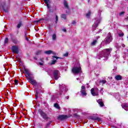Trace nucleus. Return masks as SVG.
Returning a JSON list of instances; mask_svg holds the SVG:
<instances>
[{
  "label": "nucleus",
  "mask_w": 128,
  "mask_h": 128,
  "mask_svg": "<svg viewBox=\"0 0 128 128\" xmlns=\"http://www.w3.org/2000/svg\"><path fill=\"white\" fill-rule=\"evenodd\" d=\"M90 12H88L86 14V18H90Z\"/></svg>",
  "instance_id": "obj_32"
},
{
  "label": "nucleus",
  "mask_w": 128,
  "mask_h": 128,
  "mask_svg": "<svg viewBox=\"0 0 128 128\" xmlns=\"http://www.w3.org/2000/svg\"><path fill=\"white\" fill-rule=\"evenodd\" d=\"M90 0H88V2H90Z\"/></svg>",
  "instance_id": "obj_51"
},
{
  "label": "nucleus",
  "mask_w": 128,
  "mask_h": 128,
  "mask_svg": "<svg viewBox=\"0 0 128 128\" xmlns=\"http://www.w3.org/2000/svg\"><path fill=\"white\" fill-rule=\"evenodd\" d=\"M58 15H56V24H58Z\"/></svg>",
  "instance_id": "obj_28"
},
{
  "label": "nucleus",
  "mask_w": 128,
  "mask_h": 128,
  "mask_svg": "<svg viewBox=\"0 0 128 128\" xmlns=\"http://www.w3.org/2000/svg\"><path fill=\"white\" fill-rule=\"evenodd\" d=\"M76 24V21H74V20L72 21V24L73 26Z\"/></svg>",
  "instance_id": "obj_40"
},
{
  "label": "nucleus",
  "mask_w": 128,
  "mask_h": 128,
  "mask_svg": "<svg viewBox=\"0 0 128 128\" xmlns=\"http://www.w3.org/2000/svg\"><path fill=\"white\" fill-rule=\"evenodd\" d=\"M122 108L125 110H128V104L126 103L123 104H122Z\"/></svg>",
  "instance_id": "obj_18"
},
{
  "label": "nucleus",
  "mask_w": 128,
  "mask_h": 128,
  "mask_svg": "<svg viewBox=\"0 0 128 128\" xmlns=\"http://www.w3.org/2000/svg\"><path fill=\"white\" fill-rule=\"evenodd\" d=\"M24 72L26 75V76L27 78V80H28V82L31 84H32L34 86V88H36L38 86V83L36 82V81L34 80V78L32 76V74H30V71L26 69L24 70Z\"/></svg>",
  "instance_id": "obj_2"
},
{
  "label": "nucleus",
  "mask_w": 128,
  "mask_h": 128,
  "mask_svg": "<svg viewBox=\"0 0 128 128\" xmlns=\"http://www.w3.org/2000/svg\"><path fill=\"white\" fill-rule=\"evenodd\" d=\"M122 48H124L126 46V45H124V44H122Z\"/></svg>",
  "instance_id": "obj_48"
},
{
  "label": "nucleus",
  "mask_w": 128,
  "mask_h": 128,
  "mask_svg": "<svg viewBox=\"0 0 128 128\" xmlns=\"http://www.w3.org/2000/svg\"><path fill=\"white\" fill-rule=\"evenodd\" d=\"M22 26V22L21 21H20L18 22V24H17V26H16L17 28H20V26Z\"/></svg>",
  "instance_id": "obj_23"
},
{
  "label": "nucleus",
  "mask_w": 128,
  "mask_h": 128,
  "mask_svg": "<svg viewBox=\"0 0 128 128\" xmlns=\"http://www.w3.org/2000/svg\"><path fill=\"white\" fill-rule=\"evenodd\" d=\"M119 48H120V46H119Z\"/></svg>",
  "instance_id": "obj_54"
},
{
  "label": "nucleus",
  "mask_w": 128,
  "mask_h": 128,
  "mask_svg": "<svg viewBox=\"0 0 128 128\" xmlns=\"http://www.w3.org/2000/svg\"><path fill=\"white\" fill-rule=\"evenodd\" d=\"M112 51V48H109L102 50L98 55V58L100 60L102 58H104L106 60L108 58V56H110V52Z\"/></svg>",
  "instance_id": "obj_1"
},
{
  "label": "nucleus",
  "mask_w": 128,
  "mask_h": 128,
  "mask_svg": "<svg viewBox=\"0 0 128 128\" xmlns=\"http://www.w3.org/2000/svg\"><path fill=\"white\" fill-rule=\"evenodd\" d=\"M77 80H80V78H76Z\"/></svg>",
  "instance_id": "obj_50"
},
{
  "label": "nucleus",
  "mask_w": 128,
  "mask_h": 128,
  "mask_svg": "<svg viewBox=\"0 0 128 128\" xmlns=\"http://www.w3.org/2000/svg\"><path fill=\"white\" fill-rule=\"evenodd\" d=\"M58 74H60V71H58V70H54L53 72V76L56 80H58L60 78Z\"/></svg>",
  "instance_id": "obj_10"
},
{
  "label": "nucleus",
  "mask_w": 128,
  "mask_h": 128,
  "mask_svg": "<svg viewBox=\"0 0 128 128\" xmlns=\"http://www.w3.org/2000/svg\"><path fill=\"white\" fill-rule=\"evenodd\" d=\"M68 118H70V115H60L58 116V119L60 120H66Z\"/></svg>",
  "instance_id": "obj_12"
},
{
  "label": "nucleus",
  "mask_w": 128,
  "mask_h": 128,
  "mask_svg": "<svg viewBox=\"0 0 128 128\" xmlns=\"http://www.w3.org/2000/svg\"><path fill=\"white\" fill-rule=\"evenodd\" d=\"M36 98H38V90H36V94H35Z\"/></svg>",
  "instance_id": "obj_33"
},
{
  "label": "nucleus",
  "mask_w": 128,
  "mask_h": 128,
  "mask_svg": "<svg viewBox=\"0 0 128 128\" xmlns=\"http://www.w3.org/2000/svg\"><path fill=\"white\" fill-rule=\"evenodd\" d=\"M14 84H16V86H18V80H14Z\"/></svg>",
  "instance_id": "obj_31"
},
{
  "label": "nucleus",
  "mask_w": 128,
  "mask_h": 128,
  "mask_svg": "<svg viewBox=\"0 0 128 128\" xmlns=\"http://www.w3.org/2000/svg\"><path fill=\"white\" fill-rule=\"evenodd\" d=\"M8 38H6L4 41V44H8Z\"/></svg>",
  "instance_id": "obj_27"
},
{
  "label": "nucleus",
  "mask_w": 128,
  "mask_h": 128,
  "mask_svg": "<svg viewBox=\"0 0 128 128\" xmlns=\"http://www.w3.org/2000/svg\"><path fill=\"white\" fill-rule=\"evenodd\" d=\"M0 10H3L5 12H8V6H6V0L0 1Z\"/></svg>",
  "instance_id": "obj_4"
},
{
  "label": "nucleus",
  "mask_w": 128,
  "mask_h": 128,
  "mask_svg": "<svg viewBox=\"0 0 128 128\" xmlns=\"http://www.w3.org/2000/svg\"><path fill=\"white\" fill-rule=\"evenodd\" d=\"M115 78L116 80H122V77L120 75H117L115 76Z\"/></svg>",
  "instance_id": "obj_20"
},
{
  "label": "nucleus",
  "mask_w": 128,
  "mask_h": 128,
  "mask_svg": "<svg viewBox=\"0 0 128 128\" xmlns=\"http://www.w3.org/2000/svg\"><path fill=\"white\" fill-rule=\"evenodd\" d=\"M102 42H102L101 43V44H102Z\"/></svg>",
  "instance_id": "obj_52"
},
{
  "label": "nucleus",
  "mask_w": 128,
  "mask_h": 128,
  "mask_svg": "<svg viewBox=\"0 0 128 128\" xmlns=\"http://www.w3.org/2000/svg\"><path fill=\"white\" fill-rule=\"evenodd\" d=\"M126 20H128V14H127V15L126 16Z\"/></svg>",
  "instance_id": "obj_45"
},
{
  "label": "nucleus",
  "mask_w": 128,
  "mask_h": 128,
  "mask_svg": "<svg viewBox=\"0 0 128 128\" xmlns=\"http://www.w3.org/2000/svg\"><path fill=\"white\" fill-rule=\"evenodd\" d=\"M124 34L122 32L118 34V36L120 38H122V36H124Z\"/></svg>",
  "instance_id": "obj_35"
},
{
  "label": "nucleus",
  "mask_w": 128,
  "mask_h": 128,
  "mask_svg": "<svg viewBox=\"0 0 128 128\" xmlns=\"http://www.w3.org/2000/svg\"><path fill=\"white\" fill-rule=\"evenodd\" d=\"M68 56V53L66 52L64 54V56Z\"/></svg>",
  "instance_id": "obj_37"
},
{
  "label": "nucleus",
  "mask_w": 128,
  "mask_h": 128,
  "mask_svg": "<svg viewBox=\"0 0 128 128\" xmlns=\"http://www.w3.org/2000/svg\"><path fill=\"white\" fill-rule=\"evenodd\" d=\"M36 60V58H34Z\"/></svg>",
  "instance_id": "obj_53"
},
{
  "label": "nucleus",
  "mask_w": 128,
  "mask_h": 128,
  "mask_svg": "<svg viewBox=\"0 0 128 128\" xmlns=\"http://www.w3.org/2000/svg\"><path fill=\"white\" fill-rule=\"evenodd\" d=\"M112 34L110 32L108 33L106 37L105 38L104 40V42L105 44H110L112 42Z\"/></svg>",
  "instance_id": "obj_7"
},
{
  "label": "nucleus",
  "mask_w": 128,
  "mask_h": 128,
  "mask_svg": "<svg viewBox=\"0 0 128 128\" xmlns=\"http://www.w3.org/2000/svg\"><path fill=\"white\" fill-rule=\"evenodd\" d=\"M61 18H64V20H66V14H62L61 15Z\"/></svg>",
  "instance_id": "obj_24"
},
{
  "label": "nucleus",
  "mask_w": 128,
  "mask_h": 128,
  "mask_svg": "<svg viewBox=\"0 0 128 128\" xmlns=\"http://www.w3.org/2000/svg\"><path fill=\"white\" fill-rule=\"evenodd\" d=\"M96 38L97 40H98V39L100 38V36H97L96 37Z\"/></svg>",
  "instance_id": "obj_49"
},
{
  "label": "nucleus",
  "mask_w": 128,
  "mask_h": 128,
  "mask_svg": "<svg viewBox=\"0 0 128 128\" xmlns=\"http://www.w3.org/2000/svg\"><path fill=\"white\" fill-rule=\"evenodd\" d=\"M114 58H120V56L118 55V54H116L114 56Z\"/></svg>",
  "instance_id": "obj_38"
},
{
  "label": "nucleus",
  "mask_w": 128,
  "mask_h": 128,
  "mask_svg": "<svg viewBox=\"0 0 128 128\" xmlns=\"http://www.w3.org/2000/svg\"><path fill=\"white\" fill-rule=\"evenodd\" d=\"M52 38L53 40H56V34H54L52 36Z\"/></svg>",
  "instance_id": "obj_26"
},
{
  "label": "nucleus",
  "mask_w": 128,
  "mask_h": 128,
  "mask_svg": "<svg viewBox=\"0 0 128 128\" xmlns=\"http://www.w3.org/2000/svg\"><path fill=\"white\" fill-rule=\"evenodd\" d=\"M91 94L94 96H98V88H92L91 89Z\"/></svg>",
  "instance_id": "obj_9"
},
{
  "label": "nucleus",
  "mask_w": 128,
  "mask_h": 128,
  "mask_svg": "<svg viewBox=\"0 0 128 128\" xmlns=\"http://www.w3.org/2000/svg\"><path fill=\"white\" fill-rule=\"evenodd\" d=\"M97 102H98V104H100L101 108H102V106H104V104L102 99H99L97 100Z\"/></svg>",
  "instance_id": "obj_17"
},
{
  "label": "nucleus",
  "mask_w": 128,
  "mask_h": 128,
  "mask_svg": "<svg viewBox=\"0 0 128 128\" xmlns=\"http://www.w3.org/2000/svg\"><path fill=\"white\" fill-rule=\"evenodd\" d=\"M64 8H66L68 10L70 8L68 7V2H66V0H64Z\"/></svg>",
  "instance_id": "obj_19"
},
{
  "label": "nucleus",
  "mask_w": 128,
  "mask_h": 128,
  "mask_svg": "<svg viewBox=\"0 0 128 128\" xmlns=\"http://www.w3.org/2000/svg\"><path fill=\"white\" fill-rule=\"evenodd\" d=\"M65 98H66V100H68V98H70V96H66L65 97Z\"/></svg>",
  "instance_id": "obj_43"
},
{
  "label": "nucleus",
  "mask_w": 128,
  "mask_h": 128,
  "mask_svg": "<svg viewBox=\"0 0 128 128\" xmlns=\"http://www.w3.org/2000/svg\"><path fill=\"white\" fill-rule=\"evenodd\" d=\"M100 92H101L102 94V95L104 94V88H101Z\"/></svg>",
  "instance_id": "obj_36"
},
{
  "label": "nucleus",
  "mask_w": 128,
  "mask_h": 128,
  "mask_svg": "<svg viewBox=\"0 0 128 128\" xmlns=\"http://www.w3.org/2000/svg\"><path fill=\"white\" fill-rule=\"evenodd\" d=\"M60 88V92L58 93V96L57 98H58L59 96H60L62 94H64L68 90V88L66 87V85L62 84V85L59 86Z\"/></svg>",
  "instance_id": "obj_5"
},
{
  "label": "nucleus",
  "mask_w": 128,
  "mask_h": 128,
  "mask_svg": "<svg viewBox=\"0 0 128 128\" xmlns=\"http://www.w3.org/2000/svg\"><path fill=\"white\" fill-rule=\"evenodd\" d=\"M100 20H102V17H100V16L98 15V16L95 18L94 22L92 26V32H94V30H96V28L98 26V24H100Z\"/></svg>",
  "instance_id": "obj_3"
},
{
  "label": "nucleus",
  "mask_w": 128,
  "mask_h": 128,
  "mask_svg": "<svg viewBox=\"0 0 128 128\" xmlns=\"http://www.w3.org/2000/svg\"><path fill=\"white\" fill-rule=\"evenodd\" d=\"M90 120H98L100 122V118H98V114H94L93 116H91L90 117Z\"/></svg>",
  "instance_id": "obj_11"
},
{
  "label": "nucleus",
  "mask_w": 128,
  "mask_h": 128,
  "mask_svg": "<svg viewBox=\"0 0 128 128\" xmlns=\"http://www.w3.org/2000/svg\"><path fill=\"white\" fill-rule=\"evenodd\" d=\"M40 62H44V58H42L40 59Z\"/></svg>",
  "instance_id": "obj_44"
},
{
  "label": "nucleus",
  "mask_w": 128,
  "mask_h": 128,
  "mask_svg": "<svg viewBox=\"0 0 128 128\" xmlns=\"http://www.w3.org/2000/svg\"><path fill=\"white\" fill-rule=\"evenodd\" d=\"M100 84H106V80H102L100 81Z\"/></svg>",
  "instance_id": "obj_30"
},
{
  "label": "nucleus",
  "mask_w": 128,
  "mask_h": 128,
  "mask_svg": "<svg viewBox=\"0 0 128 128\" xmlns=\"http://www.w3.org/2000/svg\"><path fill=\"white\" fill-rule=\"evenodd\" d=\"M62 30L64 32H66V28L63 29Z\"/></svg>",
  "instance_id": "obj_47"
},
{
  "label": "nucleus",
  "mask_w": 128,
  "mask_h": 128,
  "mask_svg": "<svg viewBox=\"0 0 128 128\" xmlns=\"http://www.w3.org/2000/svg\"><path fill=\"white\" fill-rule=\"evenodd\" d=\"M58 57H56V56H52V60L51 63V64H54L56 62V60H58Z\"/></svg>",
  "instance_id": "obj_16"
},
{
  "label": "nucleus",
  "mask_w": 128,
  "mask_h": 128,
  "mask_svg": "<svg viewBox=\"0 0 128 128\" xmlns=\"http://www.w3.org/2000/svg\"><path fill=\"white\" fill-rule=\"evenodd\" d=\"M72 72L75 74H82V68L80 66H74L72 69Z\"/></svg>",
  "instance_id": "obj_6"
},
{
  "label": "nucleus",
  "mask_w": 128,
  "mask_h": 128,
  "mask_svg": "<svg viewBox=\"0 0 128 128\" xmlns=\"http://www.w3.org/2000/svg\"><path fill=\"white\" fill-rule=\"evenodd\" d=\"M38 112L40 115V116H42V118H44V120H48V114L44 112L42 110V109H40L38 110Z\"/></svg>",
  "instance_id": "obj_8"
},
{
  "label": "nucleus",
  "mask_w": 128,
  "mask_h": 128,
  "mask_svg": "<svg viewBox=\"0 0 128 128\" xmlns=\"http://www.w3.org/2000/svg\"><path fill=\"white\" fill-rule=\"evenodd\" d=\"M97 42L98 41L96 40H94L93 42L91 43V46H96V44Z\"/></svg>",
  "instance_id": "obj_25"
},
{
  "label": "nucleus",
  "mask_w": 128,
  "mask_h": 128,
  "mask_svg": "<svg viewBox=\"0 0 128 128\" xmlns=\"http://www.w3.org/2000/svg\"><path fill=\"white\" fill-rule=\"evenodd\" d=\"M39 64H40V66H43V65H44V64H42V63L40 62H39Z\"/></svg>",
  "instance_id": "obj_46"
},
{
  "label": "nucleus",
  "mask_w": 128,
  "mask_h": 128,
  "mask_svg": "<svg viewBox=\"0 0 128 128\" xmlns=\"http://www.w3.org/2000/svg\"><path fill=\"white\" fill-rule=\"evenodd\" d=\"M12 42H14V44H16V43L18 42V40H12Z\"/></svg>",
  "instance_id": "obj_39"
},
{
  "label": "nucleus",
  "mask_w": 128,
  "mask_h": 128,
  "mask_svg": "<svg viewBox=\"0 0 128 128\" xmlns=\"http://www.w3.org/2000/svg\"><path fill=\"white\" fill-rule=\"evenodd\" d=\"M119 16H124V12H120V14H119Z\"/></svg>",
  "instance_id": "obj_29"
},
{
  "label": "nucleus",
  "mask_w": 128,
  "mask_h": 128,
  "mask_svg": "<svg viewBox=\"0 0 128 128\" xmlns=\"http://www.w3.org/2000/svg\"><path fill=\"white\" fill-rule=\"evenodd\" d=\"M52 54L54 56H56V52H53V51H52Z\"/></svg>",
  "instance_id": "obj_41"
},
{
  "label": "nucleus",
  "mask_w": 128,
  "mask_h": 128,
  "mask_svg": "<svg viewBox=\"0 0 128 128\" xmlns=\"http://www.w3.org/2000/svg\"><path fill=\"white\" fill-rule=\"evenodd\" d=\"M80 92L82 96H86V86H82V90Z\"/></svg>",
  "instance_id": "obj_14"
},
{
  "label": "nucleus",
  "mask_w": 128,
  "mask_h": 128,
  "mask_svg": "<svg viewBox=\"0 0 128 128\" xmlns=\"http://www.w3.org/2000/svg\"><path fill=\"white\" fill-rule=\"evenodd\" d=\"M54 107L56 108H57V110H60V105L56 103L54 104Z\"/></svg>",
  "instance_id": "obj_21"
},
{
  "label": "nucleus",
  "mask_w": 128,
  "mask_h": 128,
  "mask_svg": "<svg viewBox=\"0 0 128 128\" xmlns=\"http://www.w3.org/2000/svg\"><path fill=\"white\" fill-rule=\"evenodd\" d=\"M12 51L13 52H15V54H18V46H12Z\"/></svg>",
  "instance_id": "obj_13"
},
{
  "label": "nucleus",
  "mask_w": 128,
  "mask_h": 128,
  "mask_svg": "<svg viewBox=\"0 0 128 128\" xmlns=\"http://www.w3.org/2000/svg\"><path fill=\"white\" fill-rule=\"evenodd\" d=\"M52 52V50H51L44 52V54H50Z\"/></svg>",
  "instance_id": "obj_22"
},
{
  "label": "nucleus",
  "mask_w": 128,
  "mask_h": 128,
  "mask_svg": "<svg viewBox=\"0 0 128 128\" xmlns=\"http://www.w3.org/2000/svg\"><path fill=\"white\" fill-rule=\"evenodd\" d=\"M25 38L26 40H28V36H26V35H25Z\"/></svg>",
  "instance_id": "obj_42"
},
{
  "label": "nucleus",
  "mask_w": 128,
  "mask_h": 128,
  "mask_svg": "<svg viewBox=\"0 0 128 128\" xmlns=\"http://www.w3.org/2000/svg\"><path fill=\"white\" fill-rule=\"evenodd\" d=\"M42 52V50H38V52H36V54H40Z\"/></svg>",
  "instance_id": "obj_34"
},
{
  "label": "nucleus",
  "mask_w": 128,
  "mask_h": 128,
  "mask_svg": "<svg viewBox=\"0 0 128 128\" xmlns=\"http://www.w3.org/2000/svg\"><path fill=\"white\" fill-rule=\"evenodd\" d=\"M45 4H46V6L48 8H50V0H44Z\"/></svg>",
  "instance_id": "obj_15"
}]
</instances>
